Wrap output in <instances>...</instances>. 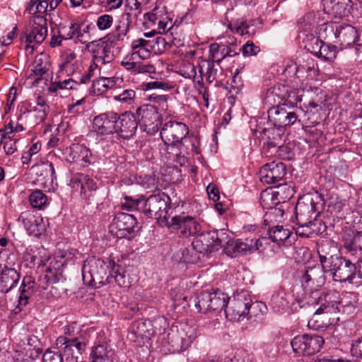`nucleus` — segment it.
I'll list each match as a JSON object with an SVG mask.
<instances>
[{
    "label": "nucleus",
    "mask_w": 362,
    "mask_h": 362,
    "mask_svg": "<svg viewBox=\"0 0 362 362\" xmlns=\"http://www.w3.org/2000/svg\"><path fill=\"white\" fill-rule=\"evenodd\" d=\"M115 264V260L110 259H88L82 269L83 281L88 283L93 282L95 285L98 284L100 286L111 283L110 275L117 272Z\"/></svg>",
    "instance_id": "nucleus-1"
},
{
    "label": "nucleus",
    "mask_w": 362,
    "mask_h": 362,
    "mask_svg": "<svg viewBox=\"0 0 362 362\" xmlns=\"http://www.w3.org/2000/svg\"><path fill=\"white\" fill-rule=\"evenodd\" d=\"M325 204L324 198L317 192L300 197L294 208L296 225L306 224L308 221L317 218Z\"/></svg>",
    "instance_id": "nucleus-2"
},
{
    "label": "nucleus",
    "mask_w": 362,
    "mask_h": 362,
    "mask_svg": "<svg viewBox=\"0 0 362 362\" xmlns=\"http://www.w3.org/2000/svg\"><path fill=\"white\" fill-rule=\"evenodd\" d=\"M303 297L300 299H296L291 303V309L297 310L298 308H304L308 305L311 308V312L314 313V316L317 317L322 314H329L334 312V304L327 302L323 293L313 287L303 288Z\"/></svg>",
    "instance_id": "nucleus-3"
},
{
    "label": "nucleus",
    "mask_w": 362,
    "mask_h": 362,
    "mask_svg": "<svg viewBox=\"0 0 362 362\" xmlns=\"http://www.w3.org/2000/svg\"><path fill=\"white\" fill-rule=\"evenodd\" d=\"M303 112V109L298 106H288L287 103L274 105L268 110L269 122L279 130L293 124Z\"/></svg>",
    "instance_id": "nucleus-4"
},
{
    "label": "nucleus",
    "mask_w": 362,
    "mask_h": 362,
    "mask_svg": "<svg viewBox=\"0 0 362 362\" xmlns=\"http://www.w3.org/2000/svg\"><path fill=\"white\" fill-rule=\"evenodd\" d=\"M325 343L317 334H305L295 337L291 341L293 352L299 356H310L318 353Z\"/></svg>",
    "instance_id": "nucleus-5"
},
{
    "label": "nucleus",
    "mask_w": 362,
    "mask_h": 362,
    "mask_svg": "<svg viewBox=\"0 0 362 362\" xmlns=\"http://www.w3.org/2000/svg\"><path fill=\"white\" fill-rule=\"evenodd\" d=\"M169 201L170 197L163 192L151 195L145 199L143 213L146 217L157 220L158 223H166Z\"/></svg>",
    "instance_id": "nucleus-6"
},
{
    "label": "nucleus",
    "mask_w": 362,
    "mask_h": 362,
    "mask_svg": "<svg viewBox=\"0 0 362 362\" xmlns=\"http://www.w3.org/2000/svg\"><path fill=\"white\" fill-rule=\"evenodd\" d=\"M227 239L226 233L221 230L202 233L195 238L192 239L195 249L199 253H211L223 247Z\"/></svg>",
    "instance_id": "nucleus-7"
},
{
    "label": "nucleus",
    "mask_w": 362,
    "mask_h": 362,
    "mask_svg": "<svg viewBox=\"0 0 362 362\" xmlns=\"http://www.w3.org/2000/svg\"><path fill=\"white\" fill-rule=\"evenodd\" d=\"M327 272H329L335 281L354 284V279L357 275V267L351 260L341 256L334 259L333 263L326 264Z\"/></svg>",
    "instance_id": "nucleus-8"
},
{
    "label": "nucleus",
    "mask_w": 362,
    "mask_h": 362,
    "mask_svg": "<svg viewBox=\"0 0 362 362\" xmlns=\"http://www.w3.org/2000/svg\"><path fill=\"white\" fill-rule=\"evenodd\" d=\"M49 112V106L46 100L42 96H38L34 105L25 103L21 106L18 120L26 121L28 119H33V121L30 122V124H39L45 119Z\"/></svg>",
    "instance_id": "nucleus-9"
},
{
    "label": "nucleus",
    "mask_w": 362,
    "mask_h": 362,
    "mask_svg": "<svg viewBox=\"0 0 362 362\" xmlns=\"http://www.w3.org/2000/svg\"><path fill=\"white\" fill-rule=\"evenodd\" d=\"M56 346L59 352L67 356V359L71 358V362H76L78 355L86 349V340L82 334L71 338L60 336L56 340Z\"/></svg>",
    "instance_id": "nucleus-10"
},
{
    "label": "nucleus",
    "mask_w": 362,
    "mask_h": 362,
    "mask_svg": "<svg viewBox=\"0 0 362 362\" xmlns=\"http://www.w3.org/2000/svg\"><path fill=\"white\" fill-rule=\"evenodd\" d=\"M228 303L225 314L230 320H238L240 317L248 315L250 308L255 305L246 291H242L233 296V298Z\"/></svg>",
    "instance_id": "nucleus-11"
},
{
    "label": "nucleus",
    "mask_w": 362,
    "mask_h": 362,
    "mask_svg": "<svg viewBox=\"0 0 362 362\" xmlns=\"http://www.w3.org/2000/svg\"><path fill=\"white\" fill-rule=\"evenodd\" d=\"M87 48L91 52L95 63L105 64L114 59V45L110 37H107L106 40L90 42L87 45Z\"/></svg>",
    "instance_id": "nucleus-12"
},
{
    "label": "nucleus",
    "mask_w": 362,
    "mask_h": 362,
    "mask_svg": "<svg viewBox=\"0 0 362 362\" xmlns=\"http://www.w3.org/2000/svg\"><path fill=\"white\" fill-rule=\"evenodd\" d=\"M136 218L127 213L117 214L110 226V232L118 238H130L136 225Z\"/></svg>",
    "instance_id": "nucleus-13"
},
{
    "label": "nucleus",
    "mask_w": 362,
    "mask_h": 362,
    "mask_svg": "<svg viewBox=\"0 0 362 362\" xmlns=\"http://www.w3.org/2000/svg\"><path fill=\"white\" fill-rule=\"evenodd\" d=\"M69 185L76 190L80 189L82 199L90 201L98 189L97 182L89 175L83 173H75L71 175Z\"/></svg>",
    "instance_id": "nucleus-14"
},
{
    "label": "nucleus",
    "mask_w": 362,
    "mask_h": 362,
    "mask_svg": "<svg viewBox=\"0 0 362 362\" xmlns=\"http://www.w3.org/2000/svg\"><path fill=\"white\" fill-rule=\"evenodd\" d=\"M118 114L115 112H107L100 114L94 117L93 122V129L104 139L107 136L115 133V126Z\"/></svg>",
    "instance_id": "nucleus-15"
},
{
    "label": "nucleus",
    "mask_w": 362,
    "mask_h": 362,
    "mask_svg": "<svg viewBox=\"0 0 362 362\" xmlns=\"http://www.w3.org/2000/svg\"><path fill=\"white\" fill-rule=\"evenodd\" d=\"M286 175V165L274 161L264 165L259 170V180L267 184H275L284 179Z\"/></svg>",
    "instance_id": "nucleus-16"
},
{
    "label": "nucleus",
    "mask_w": 362,
    "mask_h": 362,
    "mask_svg": "<svg viewBox=\"0 0 362 362\" xmlns=\"http://www.w3.org/2000/svg\"><path fill=\"white\" fill-rule=\"evenodd\" d=\"M138 127V122L136 116L126 112L121 115L118 114L115 126V133L124 139H131L136 133Z\"/></svg>",
    "instance_id": "nucleus-17"
},
{
    "label": "nucleus",
    "mask_w": 362,
    "mask_h": 362,
    "mask_svg": "<svg viewBox=\"0 0 362 362\" xmlns=\"http://www.w3.org/2000/svg\"><path fill=\"white\" fill-rule=\"evenodd\" d=\"M327 272V269L323 268L321 264L308 267L305 270L301 276V284L303 288H309L315 286L320 287L325 284L326 278L325 273Z\"/></svg>",
    "instance_id": "nucleus-18"
},
{
    "label": "nucleus",
    "mask_w": 362,
    "mask_h": 362,
    "mask_svg": "<svg viewBox=\"0 0 362 362\" xmlns=\"http://www.w3.org/2000/svg\"><path fill=\"white\" fill-rule=\"evenodd\" d=\"M137 114L142 127L156 131L158 129L161 122L157 107L153 105H143L137 110Z\"/></svg>",
    "instance_id": "nucleus-19"
},
{
    "label": "nucleus",
    "mask_w": 362,
    "mask_h": 362,
    "mask_svg": "<svg viewBox=\"0 0 362 362\" xmlns=\"http://www.w3.org/2000/svg\"><path fill=\"white\" fill-rule=\"evenodd\" d=\"M317 252L323 268H326V264L329 265L335 258L341 256L338 254L337 243L330 239L322 240L318 243Z\"/></svg>",
    "instance_id": "nucleus-20"
},
{
    "label": "nucleus",
    "mask_w": 362,
    "mask_h": 362,
    "mask_svg": "<svg viewBox=\"0 0 362 362\" xmlns=\"http://www.w3.org/2000/svg\"><path fill=\"white\" fill-rule=\"evenodd\" d=\"M18 221L23 223V227L30 235L38 237L44 231L45 225L42 217L35 216L30 211L22 212L18 217Z\"/></svg>",
    "instance_id": "nucleus-21"
},
{
    "label": "nucleus",
    "mask_w": 362,
    "mask_h": 362,
    "mask_svg": "<svg viewBox=\"0 0 362 362\" xmlns=\"http://www.w3.org/2000/svg\"><path fill=\"white\" fill-rule=\"evenodd\" d=\"M225 253L231 257L252 253V239L228 240L226 239L223 245Z\"/></svg>",
    "instance_id": "nucleus-22"
},
{
    "label": "nucleus",
    "mask_w": 362,
    "mask_h": 362,
    "mask_svg": "<svg viewBox=\"0 0 362 362\" xmlns=\"http://www.w3.org/2000/svg\"><path fill=\"white\" fill-rule=\"evenodd\" d=\"M296 230L297 235L302 238H313L317 235H322L326 231L327 226L325 223L318 218L308 221L306 224H297Z\"/></svg>",
    "instance_id": "nucleus-23"
},
{
    "label": "nucleus",
    "mask_w": 362,
    "mask_h": 362,
    "mask_svg": "<svg viewBox=\"0 0 362 362\" xmlns=\"http://www.w3.org/2000/svg\"><path fill=\"white\" fill-rule=\"evenodd\" d=\"M180 123L170 121L165 124L160 131V136L163 141L168 144L173 150L174 148L180 146L181 131L180 128Z\"/></svg>",
    "instance_id": "nucleus-24"
},
{
    "label": "nucleus",
    "mask_w": 362,
    "mask_h": 362,
    "mask_svg": "<svg viewBox=\"0 0 362 362\" xmlns=\"http://www.w3.org/2000/svg\"><path fill=\"white\" fill-rule=\"evenodd\" d=\"M66 153L71 163H78L84 167L90 163L91 153L84 145L74 144L66 149Z\"/></svg>",
    "instance_id": "nucleus-25"
},
{
    "label": "nucleus",
    "mask_w": 362,
    "mask_h": 362,
    "mask_svg": "<svg viewBox=\"0 0 362 362\" xmlns=\"http://www.w3.org/2000/svg\"><path fill=\"white\" fill-rule=\"evenodd\" d=\"M20 273L15 269L5 266L0 274V293H8L18 284Z\"/></svg>",
    "instance_id": "nucleus-26"
},
{
    "label": "nucleus",
    "mask_w": 362,
    "mask_h": 362,
    "mask_svg": "<svg viewBox=\"0 0 362 362\" xmlns=\"http://www.w3.org/2000/svg\"><path fill=\"white\" fill-rule=\"evenodd\" d=\"M37 289V284L31 276H25L19 288L18 304L25 306L29 300L35 295Z\"/></svg>",
    "instance_id": "nucleus-27"
},
{
    "label": "nucleus",
    "mask_w": 362,
    "mask_h": 362,
    "mask_svg": "<svg viewBox=\"0 0 362 362\" xmlns=\"http://www.w3.org/2000/svg\"><path fill=\"white\" fill-rule=\"evenodd\" d=\"M334 35L339 39L341 45L345 48L355 44L358 37L357 30L349 24L337 28Z\"/></svg>",
    "instance_id": "nucleus-28"
},
{
    "label": "nucleus",
    "mask_w": 362,
    "mask_h": 362,
    "mask_svg": "<svg viewBox=\"0 0 362 362\" xmlns=\"http://www.w3.org/2000/svg\"><path fill=\"white\" fill-rule=\"evenodd\" d=\"M131 23V15L128 12L122 13L116 22L115 31L112 35H107L106 37H110L111 40L122 41L129 30Z\"/></svg>",
    "instance_id": "nucleus-29"
},
{
    "label": "nucleus",
    "mask_w": 362,
    "mask_h": 362,
    "mask_svg": "<svg viewBox=\"0 0 362 362\" xmlns=\"http://www.w3.org/2000/svg\"><path fill=\"white\" fill-rule=\"evenodd\" d=\"M115 353L107 344H100L93 348L90 362H113Z\"/></svg>",
    "instance_id": "nucleus-30"
},
{
    "label": "nucleus",
    "mask_w": 362,
    "mask_h": 362,
    "mask_svg": "<svg viewBox=\"0 0 362 362\" xmlns=\"http://www.w3.org/2000/svg\"><path fill=\"white\" fill-rule=\"evenodd\" d=\"M332 15L335 18L349 20L352 16L353 3L351 0H332Z\"/></svg>",
    "instance_id": "nucleus-31"
},
{
    "label": "nucleus",
    "mask_w": 362,
    "mask_h": 362,
    "mask_svg": "<svg viewBox=\"0 0 362 362\" xmlns=\"http://www.w3.org/2000/svg\"><path fill=\"white\" fill-rule=\"evenodd\" d=\"M151 42L148 40L141 37L134 40L131 43V47L133 50L132 52V59H146L151 55L150 46Z\"/></svg>",
    "instance_id": "nucleus-32"
},
{
    "label": "nucleus",
    "mask_w": 362,
    "mask_h": 362,
    "mask_svg": "<svg viewBox=\"0 0 362 362\" xmlns=\"http://www.w3.org/2000/svg\"><path fill=\"white\" fill-rule=\"evenodd\" d=\"M287 90L288 86L284 84H277L269 88L265 96L267 103L275 105L278 102L284 101Z\"/></svg>",
    "instance_id": "nucleus-33"
},
{
    "label": "nucleus",
    "mask_w": 362,
    "mask_h": 362,
    "mask_svg": "<svg viewBox=\"0 0 362 362\" xmlns=\"http://www.w3.org/2000/svg\"><path fill=\"white\" fill-rule=\"evenodd\" d=\"M201 229L200 224L193 216H182V240H188Z\"/></svg>",
    "instance_id": "nucleus-34"
},
{
    "label": "nucleus",
    "mask_w": 362,
    "mask_h": 362,
    "mask_svg": "<svg viewBox=\"0 0 362 362\" xmlns=\"http://www.w3.org/2000/svg\"><path fill=\"white\" fill-rule=\"evenodd\" d=\"M47 35V28H33L30 31L29 34L26 36V45L25 47V49H31V52L34 49V45H31L33 42H35L37 44L42 43L46 36Z\"/></svg>",
    "instance_id": "nucleus-35"
},
{
    "label": "nucleus",
    "mask_w": 362,
    "mask_h": 362,
    "mask_svg": "<svg viewBox=\"0 0 362 362\" xmlns=\"http://www.w3.org/2000/svg\"><path fill=\"white\" fill-rule=\"evenodd\" d=\"M197 325L194 320H190L185 322V327H182V332H185V337H182V351L190 346L191 344L197 337Z\"/></svg>",
    "instance_id": "nucleus-36"
},
{
    "label": "nucleus",
    "mask_w": 362,
    "mask_h": 362,
    "mask_svg": "<svg viewBox=\"0 0 362 362\" xmlns=\"http://www.w3.org/2000/svg\"><path fill=\"white\" fill-rule=\"evenodd\" d=\"M345 248L351 255H362V230H357L351 240L344 243Z\"/></svg>",
    "instance_id": "nucleus-37"
},
{
    "label": "nucleus",
    "mask_w": 362,
    "mask_h": 362,
    "mask_svg": "<svg viewBox=\"0 0 362 362\" xmlns=\"http://www.w3.org/2000/svg\"><path fill=\"white\" fill-rule=\"evenodd\" d=\"M151 322L149 320L145 321H136L132 325V332L137 337L142 339H149L153 334V330L151 329Z\"/></svg>",
    "instance_id": "nucleus-38"
},
{
    "label": "nucleus",
    "mask_w": 362,
    "mask_h": 362,
    "mask_svg": "<svg viewBox=\"0 0 362 362\" xmlns=\"http://www.w3.org/2000/svg\"><path fill=\"white\" fill-rule=\"evenodd\" d=\"M229 298L223 292H211V303L210 305V311H221L226 310L228 307Z\"/></svg>",
    "instance_id": "nucleus-39"
},
{
    "label": "nucleus",
    "mask_w": 362,
    "mask_h": 362,
    "mask_svg": "<svg viewBox=\"0 0 362 362\" xmlns=\"http://www.w3.org/2000/svg\"><path fill=\"white\" fill-rule=\"evenodd\" d=\"M182 244L186 245L185 250H182V262L187 264H194L199 259L198 253H199L194 247L192 238L188 240H183Z\"/></svg>",
    "instance_id": "nucleus-40"
},
{
    "label": "nucleus",
    "mask_w": 362,
    "mask_h": 362,
    "mask_svg": "<svg viewBox=\"0 0 362 362\" xmlns=\"http://www.w3.org/2000/svg\"><path fill=\"white\" fill-rule=\"evenodd\" d=\"M177 208L178 206L175 208L168 207L166 223L160 221L159 224L161 226H167L173 230H178L181 226V218L180 215L177 213Z\"/></svg>",
    "instance_id": "nucleus-41"
},
{
    "label": "nucleus",
    "mask_w": 362,
    "mask_h": 362,
    "mask_svg": "<svg viewBox=\"0 0 362 362\" xmlns=\"http://www.w3.org/2000/svg\"><path fill=\"white\" fill-rule=\"evenodd\" d=\"M197 298L193 299L194 308L198 310L199 312L210 311V305L211 303V292L208 291H202Z\"/></svg>",
    "instance_id": "nucleus-42"
},
{
    "label": "nucleus",
    "mask_w": 362,
    "mask_h": 362,
    "mask_svg": "<svg viewBox=\"0 0 362 362\" xmlns=\"http://www.w3.org/2000/svg\"><path fill=\"white\" fill-rule=\"evenodd\" d=\"M291 231L281 226H276L268 231L269 238L274 243H281L286 240L291 235Z\"/></svg>",
    "instance_id": "nucleus-43"
},
{
    "label": "nucleus",
    "mask_w": 362,
    "mask_h": 362,
    "mask_svg": "<svg viewBox=\"0 0 362 362\" xmlns=\"http://www.w3.org/2000/svg\"><path fill=\"white\" fill-rule=\"evenodd\" d=\"M259 202L264 209H272L279 203V201L274 192L266 189L261 192Z\"/></svg>",
    "instance_id": "nucleus-44"
},
{
    "label": "nucleus",
    "mask_w": 362,
    "mask_h": 362,
    "mask_svg": "<svg viewBox=\"0 0 362 362\" xmlns=\"http://www.w3.org/2000/svg\"><path fill=\"white\" fill-rule=\"evenodd\" d=\"M36 174L38 176H43L45 178L50 179L52 182L57 179L54 165L52 162L47 161L36 167Z\"/></svg>",
    "instance_id": "nucleus-45"
},
{
    "label": "nucleus",
    "mask_w": 362,
    "mask_h": 362,
    "mask_svg": "<svg viewBox=\"0 0 362 362\" xmlns=\"http://www.w3.org/2000/svg\"><path fill=\"white\" fill-rule=\"evenodd\" d=\"M27 341V347L24 348L26 354H29V356L33 359L38 358L42 353V349L40 348V341L37 337H28Z\"/></svg>",
    "instance_id": "nucleus-46"
},
{
    "label": "nucleus",
    "mask_w": 362,
    "mask_h": 362,
    "mask_svg": "<svg viewBox=\"0 0 362 362\" xmlns=\"http://www.w3.org/2000/svg\"><path fill=\"white\" fill-rule=\"evenodd\" d=\"M29 201L33 208L42 209L47 204V196L40 190L33 191L29 196Z\"/></svg>",
    "instance_id": "nucleus-47"
},
{
    "label": "nucleus",
    "mask_w": 362,
    "mask_h": 362,
    "mask_svg": "<svg viewBox=\"0 0 362 362\" xmlns=\"http://www.w3.org/2000/svg\"><path fill=\"white\" fill-rule=\"evenodd\" d=\"M320 52L322 54H318L317 57H321L325 61H332L337 56V47L331 44H325L322 41Z\"/></svg>",
    "instance_id": "nucleus-48"
},
{
    "label": "nucleus",
    "mask_w": 362,
    "mask_h": 362,
    "mask_svg": "<svg viewBox=\"0 0 362 362\" xmlns=\"http://www.w3.org/2000/svg\"><path fill=\"white\" fill-rule=\"evenodd\" d=\"M1 143L4 144V152L7 155H11L17 150L16 141L11 136L6 137L4 130H0V144Z\"/></svg>",
    "instance_id": "nucleus-49"
},
{
    "label": "nucleus",
    "mask_w": 362,
    "mask_h": 362,
    "mask_svg": "<svg viewBox=\"0 0 362 362\" xmlns=\"http://www.w3.org/2000/svg\"><path fill=\"white\" fill-rule=\"evenodd\" d=\"M182 77L192 79L193 83H199V78L202 80V76H199L197 77L198 80L196 81L197 72L193 62H182Z\"/></svg>",
    "instance_id": "nucleus-50"
},
{
    "label": "nucleus",
    "mask_w": 362,
    "mask_h": 362,
    "mask_svg": "<svg viewBox=\"0 0 362 362\" xmlns=\"http://www.w3.org/2000/svg\"><path fill=\"white\" fill-rule=\"evenodd\" d=\"M42 59H37L35 60V66L33 69L31 70V73L28 76L27 79L34 80L33 83H38L39 81L41 79V77L47 73V69L45 66H42V64L39 63L41 62Z\"/></svg>",
    "instance_id": "nucleus-51"
},
{
    "label": "nucleus",
    "mask_w": 362,
    "mask_h": 362,
    "mask_svg": "<svg viewBox=\"0 0 362 362\" xmlns=\"http://www.w3.org/2000/svg\"><path fill=\"white\" fill-rule=\"evenodd\" d=\"M271 303L273 308L278 312L285 310L289 304L286 295H281L280 293L274 294L272 296Z\"/></svg>",
    "instance_id": "nucleus-52"
},
{
    "label": "nucleus",
    "mask_w": 362,
    "mask_h": 362,
    "mask_svg": "<svg viewBox=\"0 0 362 362\" xmlns=\"http://www.w3.org/2000/svg\"><path fill=\"white\" fill-rule=\"evenodd\" d=\"M136 98V92L133 89H125L117 95H115L113 99L123 104L132 105L134 103Z\"/></svg>",
    "instance_id": "nucleus-53"
},
{
    "label": "nucleus",
    "mask_w": 362,
    "mask_h": 362,
    "mask_svg": "<svg viewBox=\"0 0 362 362\" xmlns=\"http://www.w3.org/2000/svg\"><path fill=\"white\" fill-rule=\"evenodd\" d=\"M80 83L77 81L69 78L53 83L50 87V90L52 91H57L58 89L74 90L77 89Z\"/></svg>",
    "instance_id": "nucleus-54"
},
{
    "label": "nucleus",
    "mask_w": 362,
    "mask_h": 362,
    "mask_svg": "<svg viewBox=\"0 0 362 362\" xmlns=\"http://www.w3.org/2000/svg\"><path fill=\"white\" fill-rule=\"evenodd\" d=\"M148 42H151L149 45L150 52H153L156 54L163 52L167 45L165 39L162 36H157L152 39H149Z\"/></svg>",
    "instance_id": "nucleus-55"
},
{
    "label": "nucleus",
    "mask_w": 362,
    "mask_h": 362,
    "mask_svg": "<svg viewBox=\"0 0 362 362\" xmlns=\"http://www.w3.org/2000/svg\"><path fill=\"white\" fill-rule=\"evenodd\" d=\"M322 44V41L321 40L311 35L308 38L305 47L313 54L317 57L318 54H322V52H320Z\"/></svg>",
    "instance_id": "nucleus-56"
},
{
    "label": "nucleus",
    "mask_w": 362,
    "mask_h": 362,
    "mask_svg": "<svg viewBox=\"0 0 362 362\" xmlns=\"http://www.w3.org/2000/svg\"><path fill=\"white\" fill-rule=\"evenodd\" d=\"M92 92L98 95H103L110 90L107 87L105 76H100L95 79L92 83Z\"/></svg>",
    "instance_id": "nucleus-57"
},
{
    "label": "nucleus",
    "mask_w": 362,
    "mask_h": 362,
    "mask_svg": "<svg viewBox=\"0 0 362 362\" xmlns=\"http://www.w3.org/2000/svg\"><path fill=\"white\" fill-rule=\"evenodd\" d=\"M182 146H185L187 151L199 153V140L195 136L185 135L184 137H182Z\"/></svg>",
    "instance_id": "nucleus-58"
},
{
    "label": "nucleus",
    "mask_w": 362,
    "mask_h": 362,
    "mask_svg": "<svg viewBox=\"0 0 362 362\" xmlns=\"http://www.w3.org/2000/svg\"><path fill=\"white\" fill-rule=\"evenodd\" d=\"M298 93V90L288 87L284 103H287L288 106H297L298 102L301 100V96L299 95Z\"/></svg>",
    "instance_id": "nucleus-59"
},
{
    "label": "nucleus",
    "mask_w": 362,
    "mask_h": 362,
    "mask_svg": "<svg viewBox=\"0 0 362 362\" xmlns=\"http://www.w3.org/2000/svg\"><path fill=\"white\" fill-rule=\"evenodd\" d=\"M78 29V23H71L69 26H63L59 28V33L64 40H70L74 37L75 33Z\"/></svg>",
    "instance_id": "nucleus-60"
},
{
    "label": "nucleus",
    "mask_w": 362,
    "mask_h": 362,
    "mask_svg": "<svg viewBox=\"0 0 362 362\" xmlns=\"http://www.w3.org/2000/svg\"><path fill=\"white\" fill-rule=\"evenodd\" d=\"M115 269L117 272L113 273V275H110L111 280L115 279V281L119 287L127 288L129 286V282L127 281L125 275L120 272V266L115 264Z\"/></svg>",
    "instance_id": "nucleus-61"
},
{
    "label": "nucleus",
    "mask_w": 362,
    "mask_h": 362,
    "mask_svg": "<svg viewBox=\"0 0 362 362\" xmlns=\"http://www.w3.org/2000/svg\"><path fill=\"white\" fill-rule=\"evenodd\" d=\"M315 93H316L315 97L312 98L311 100L309 102V106L314 108L327 101V95L322 90L315 88Z\"/></svg>",
    "instance_id": "nucleus-62"
},
{
    "label": "nucleus",
    "mask_w": 362,
    "mask_h": 362,
    "mask_svg": "<svg viewBox=\"0 0 362 362\" xmlns=\"http://www.w3.org/2000/svg\"><path fill=\"white\" fill-rule=\"evenodd\" d=\"M180 55L175 53L170 59L168 64V69L173 72L181 74Z\"/></svg>",
    "instance_id": "nucleus-63"
},
{
    "label": "nucleus",
    "mask_w": 362,
    "mask_h": 362,
    "mask_svg": "<svg viewBox=\"0 0 362 362\" xmlns=\"http://www.w3.org/2000/svg\"><path fill=\"white\" fill-rule=\"evenodd\" d=\"M351 354L354 357L362 358V336L352 340Z\"/></svg>",
    "instance_id": "nucleus-64"
}]
</instances>
